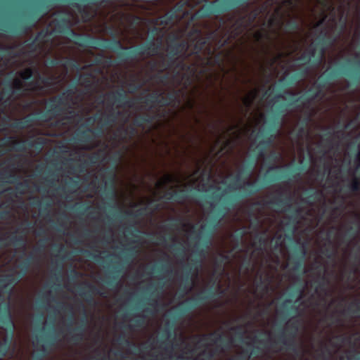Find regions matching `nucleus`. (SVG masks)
<instances>
[{"instance_id": "nucleus-7", "label": "nucleus", "mask_w": 360, "mask_h": 360, "mask_svg": "<svg viewBox=\"0 0 360 360\" xmlns=\"http://www.w3.org/2000/svg\"><path fill=\"white\" fill-rule=\"evenodd\" d=\"M320 8V3L318 1L316 4L315 5L314 9L312 10V14L315 15L316 11Z\"/></svg>"}, {"instance_id": "nucleus-6", "label": "nucleus", "mask_w": 360, "mask_h": 360, "mask_svg": "<svg viewBox=\"0 0 360 360\" xmlns=\"http://www.w3.org/2000/svg\"><path fill=\"white\" fill-rule=\"evenodd\" d=\"M22 86V81L21 79L15 78L13 82V86L15 89H20Z\"/></svg>"}, {"instance_id": "nucleus-9", "label": "nucleus", "mask_w": 360, "mask_h": 360, "mask_svg": "<svg viewBox=\"0 0 360 360\" xmlns=\"http://www.w3.org/2000/svg\"><path fill=\"white\" fill-rule=\"evenodd\" d=\"M353 186H354V189H356V181H354Z\"/></svg>"}, {"instance_id": "nucleus-2", "label": "nucleus", "mask_w": 360, "mask_h": 360, "mask_svg": "<svg viewBox=\"0 0 360 360\" xmlns=\"http://www.w3.org/2000/svg\"><path fill=\"white\" fill-rule=\"evenodd\" d=\"M136 191V185L133 182H130L125 186L124 190L120 193V198H132Z\"/></svg>"}, {"instance_id": "nucleus-3", "label": "nucleus", "mask_w": 360, "mask_h": 360, "mask_svg": "<svg viewBox=\"0 0 360 360\" xmlns=\"http://www.w3.org/2000/svg\"><path fill=\"white\" fill-rule=\"evenodd\" d=\"M257 91L256 89H252L251 91H250L243 98V103L246 105V106H250L252 103V102L253 101V100L255 99V98L257 96Z\"/></svg>"}, {"instance_id": "nucleus-4", "label": "nucleus", "mask_w": 360, "mask_h": 360, "mask_svg": "<svg viewBox=\"0 0 360 360\" xmlns=\"http://www.w3.org/2000/svg\"><path fill=\"white\" fill-rule=\"evenodd\" d=\"M321 13L319 14V20L312 25V27H318L324 20V19L326 17V9L325 8H321Z\"/></svg>"}, {"instance_id": "nucleus-1", "label": "nucleus", "mask_w": 360, "mask_h": 360, "mask_svg": "<svg viewBox=\"0 0 360 360\" xmlns=\"http://www.w3.org/2000/svg\"><path fill=\"white\" fill-rule=\"evenodd\" d=\"M181 182V177L179 176V174H166L162 177H161L158 181H156L155 193L158 192L159 190L167 186V185H171V186H176Z\"/></svg>"}, {"instance_id": "nucleus-8", "label": "nucleus", "mask_w": 360, "mask_h": 360, "mask_svg": "<svg viewBox=\"0 0 360 360\" xmlns=\"http://www.w3.org/2000/svg\"><path fill=\"white\" fill-rule=\"evenodd\" d=\"M255 38H256L257 39H258L259 38V37H260V34L257 32V33L255 34Z\"/></svg>"}, {"instance_id": "nucleus-5", "label": "nucleus", "mask_w": 360, "mask_h": 360, "mask_svg": "<svg viewBox=\"0 0 360 360\" xmlns=\"http://www.w3.org/2000/svg\"><path fill=\"white\" fill-rule=\"evenodd\" d=\"M32 75V71L30 68H27L23 71L19 72V75L23 79L29 78Z\"/></svg>"}]
</instances>
